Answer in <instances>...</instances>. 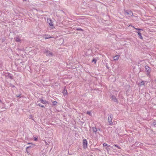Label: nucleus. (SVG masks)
<instances>
[{
    "mask_svg": "<svg viewBox=\"0 0 156 156\" xmlns=\"http://www.w3.org/2000/svg\"><path fill=\"white\" fill-rule=\"evenodd\" d=\"M83 147L84 149H86L87 147V141L86 139L83 140Z\"/></svg>",
    "mask_w": 156,
    "mask_h": 156,
    "instance_id": "obj_1",
    "label": "nucleus"
},
{
    "mask_svg": "<svg viewBox=\"0 0 156 156\" xmlns=\"http://www.w3.org/2000/svg\"><path fill=\"white\" fill-rule=\"evenodd\" d=\"M112 116H111V115H110L108 117V122H109V125L112 124Z\"/></svg>",
    "mask_w": 156,
    "mask_h": 156,
    "instance_id": "obj_2",
    "label": "nucleus"
},
{
    "mask_svg": "<svg viewBox=\"0 0 156 156\" xmlns=\"http://www.w3.org/2000/svg\"><path fill=\"white\" fill-rule=\"evenodd\" d=\"M47 22L50 26H53V23L51 19L48 18L47 19Z\"/></svg>",
    "mask_w": 156,
    "mask_h": 156,
    "instance_id": "obj_3",
    "label": "nucleus"
},
{
    "mask_svg": "<svg viewBox=\"0 0 156 156\" xmlns=\"http://www.w3.org/2000/svg\"><path fill=\"white\" fill-rule=\"evenodd\" d=\"M125 12L127 15H129L130 16H131L133 15V13L130 10H126Z\"/></svg>",
    "mask_w": 156,
    "mask_h": 156,
    "instance_id": "obj_4",
    "label": "nucleus"
},
{
    "mask_svg": "<svg viewBox=\"0 0 156 156\" xmlns=\"http://www.w3.org/2000/svg\"><path fill=\"white\" fill-rule=\"evenodd\" d=\"M62 93L64 96L67 94V90L65 88L63 91Z\"/></svg>",
    "mask_w": 156,
    "mask_h": 156,
    "instance_id": "obj_5",
    "label": "nucleus"
},
{
    "mask_svg": "<svg viewBox=\"0 0 156 156\" xmlns=\"http://www.w3.org/2000/svg\"><path fill=\"white\" fill-rule=\"evenodd\" d=\"M120 55H116L114 57V60H117L119 59Z\"/></svg>",
    "mask_w": 156,
    "mask_h": 156,
    "instance_id": "obj_6",
    "label": "nucleus"
},
{
    "mask_svg": "<svg viewBox=\"0 0 156 156\" xmlns=\"http://www.w3.org/2000/svg\"><path fill=\"white\" fill-rule=\"evenodd\" d=\"M145 82V81H141L139 84V86L140 87L141 86L144 85Z\"/></svg>",
    "mask_w": 156,
    "mask_h": 156,
    "instance_id": "obj_7",
    "label": "nucleus"
},
{
    "mask_svg": "<svg viewBox=\"0 0 156 156\" xmlns=\"http://www.w3.org/2000/svg\"><path fill=\"white\" fill-rule=\"evenodd\" d=\"M112 99L115 101H117L116 98L114 96H112Z\"/></svg>",
    "mask_w": 156,
    "mask_h": 156,
    "instance_id": "obj_8",
    "label": "nucleus"
},
{
    "mask_svg": "<svg viewBox=\"0 0 156 156\" xmlns=\"http://www.w3.org/2000/svg\"><path fill=\"white\" fill-rule=\"evenodd\" d=\"M92 129L94 132H96L97 131V129L95 127H93L92 128Z\"/></svg>",
    "mask_w": 156,
    "mask_h": 156,
    "instance_id": "obj_9",
    "label": "nucleus"
},
{
    "mask_svg": "<svg viewBox=\"0 0 156 156\" xmlns=\"http://www.w3.org/2000/svg\"><path fill=\"white\" fill-rule=\"evenodd\" d=\"M131 26L132 27H133L136 30H142V29H141L136 28L134 27L133 26H132V25H129V26Z\"/></svg>",
    "mask_w": 156,
    "mask_h": 156,
    "instance_id": "obj_10",
    "label": "nucleus"
},
{
    "mask_svg": "<svg viewBox=\"0 0 156 156\" xmlns=\"http://www.w3.org/2000/svg\"><path fill=\"white\" fill-rule=\"evenodd\" d=\"M41 101L43 104H45L47 103V102L45 100H44L43 99H41Z\"/></svg>",
    "mask_w": 156,
    "mask_h": 156,
    "instance_id": "obj_11",
    "label": "nucleus"
},
{
    "mask_svg": "<svg viewBox=\"0 0 156 156\" xmlns=\"http://www.w3.org/2000/svg\"><path fill=\"white\" fill-rule=\"evenodd\" d=\"M21 40L20 39V38L19 37H16V41L17 42H20Z\"/></svg>",
    "mask_w": 156,
    "mask_h": 156,
    "instance_id": "obj_12",
    "label": "nucleus"
},
{
    "mask_svg": "<svg viewBox=\"0 0 156 156\" xmlns=\"http://www.w3.org/2000/svg\"><path fill=\"white\" fill-rule=\"evenodd\" d=\"M103 146H108V147H110V145L106 143H104L103 144Z\"/></svg>",
    "mask_w": 156,
    "mask_h": 156,
    "instance_id": "obj_13",
    "label": "nucleus"
},
{
    "mask_svg": "<svg viewBox=\"0 0 156 156\" xmlns=\"http://www.w3.org/2000/svg\"><path fill=\"white\" fill-rule=\"evenodd\" d=\"M97 60L95 58H93L92 60V62H94V64H96V63Z\"/></svg>",
    "mask_w": 156,
    "mask_h": 156,
    "instance_id": "obj_14",
    "label": "nucleus"
},
{
    "mask_svg": "<svg viewBox=\"0 0 156 156\" xmlns=\"http://www.w3.org/2000/svg\"><path fill=\"white\" fill-rule=\"evenodd\" d=\"M87 114L89 115H90L91 116V112L89 111H87Z\"/></svg>",
    "mask_w": 156,
    "mask_h": 156,
    "instance_id": "obj_15",
    "label": "nucleus"
},
{
    "mask_svg": "<svg viewBox=\"0 0 156 156\" xmlns=\"http://www.w3.org/2000/svg\"><path fill=\"white\" fill-rule=\"evenodd\" d=\"M76 30H81V31H83V30L80 28H76Z\"/></svg>",
    "mask_w": 156,
    "mask_h": 156,
    "instance_id": "obj_16",
    "label": "nucleus"
},
{
    "mask_svg": "<svg viewBox=\"0 0 156 156\" xmlns=\"http://www.w3.org/2000/svg\"><path fill=\"white\" fill-rule=\"evenodd\" d=\"M52 37H51V36H50V35H49V36H48V37H45V39H48V38H51Z\"/></svg>",
    "mask_w": 156,
    "mask_h": 156,
    "instance_id": "obj_17",
    "label": "nucleus"
},
{
    "mask_svg": "<svg viewBox=\"0 0 156 156\" xmlns=\"http://www.w3.org/2000/svg\"><path fill=\"white\" fill-rule=\"evenodd\" d=\"M137 33H138V35L139 36H140L141 35V33H140V32H137Z\"/></svg>",
    "mask_w": 156,
    "mask_h": 156,
    "instance_id": "obj_18",
    "label": "nucleus"
},
{
    "mask_svg": "<svg viewBox=\"0 0 156 156\" xmlns=\"http://www.w3.org/2000/svg\"><path fill=\"white\" fill-rule=\"evenodd\" d=\"M114 146L115 147H116L117 148H118L119 149H121V148L119 147V146H118L116 144H115L114 145Z\"/></svg>",
    "mask_w": 156,
    "mask_h": 156,
    "instance_id": "obj_19",
    "label": "nucleus"
},
{
    "mask_svg": "<svg viewBox=\"0 0 156 156\" xmlns=\"http://www.w3.org/2000/svg\"><path fill=\"white\" fill-rule=\"evenodd\" d=\"M53 103L54 105H55L57 103V102L56 101H54L53 102Z\"/></svg>",
    "mask_w": 156,
    "mask_h": 156,
    "instance_id": "obj_20",
    "label": "nucleus"
},
{
    "mask_svg": "<svg viewBox=\"0 0 156 156\" xmlns=\"http://www.w3.org/2000/svg\"><path fill=\"white\" fill-rule=\"evenodd\" d=\"M107 150L108 152H109L110 150V148L108 147H106L105 148Z\"/></svg>",
    "mask_w": 156,
    "mask_h": 156,
    "instance_id": "obj_21",
    "label": "nucleus"
},
{
    "mask_svg": "<svg viewBox=\"0 0 156 156\" xmlns=\"http://www.w3.org/2000/svg\"><path fill=\"white\" fill-rule=\"evenodd\" d=\"M34 139L35 141H37V138L36 137H34Z\"/></svg>",
    "mask_w": 156,
    "mask_h": 156,
    "instance_id": "obj_22",
    "label": "nucleus"
},
{
    "mask_svg": "<svg viewBox=\"0 0 156 156\" xmlns=\"http://www.w3.org/2000/svg\"><path fill=\"white\" fill-rule=\"evenodd\" d=\"M38 105L39 106H41V107H44V106L41 105V104H39Z\"/></svg>",
    "mask_w": 156,
    "mask_h": 156,
    "instance_id": "obj_23",
    "label": "nucleus"
},
{
    "mask_svg": "<svg viewBox=\"0 0 156 156\" xmlns=\"http://www.w3.org/2000/svg\"><path fill=\"white\" fill-rule=\"evenodd\" d=\"M27 144H31L32 145H34V146H35V145H34V144H33L30 143H28Z\"/></svg>",
    "mask_w": 156,
    "mask_h": 156,
    "instance_id": "obj_24",
    "label": "nucleus"
},
{
    "mask_svg": "<svg viewBox=\"0 0 156 156\" xmlns=\"http://www.w3.org/2000/svg\"><path fill=\"white\" fill-rule=\"evenodd\" d=\"M140 38L141 39H143V37H142V36L141 35L140 36Z\"/></svg>",
    "mask_w": 156,
    "mask_h": 156,
    "instance_id": "obj_25",
    "label": "nucleus"
},
{
    "mask_svg": "<svg viewBox=\"0 0 156 156\" xmlns=\"http://www.w3.org/2000/svg\"><path fill=\"white\" fill-rule=\"evenodd\" d=\"M27 147V148H26V151H27V152L28 153V152H27V149L29 148V147Z\"/></svg>",
    "mask_w": 156,
    "mask_h": 156,
    "instance_id": "obj_26",
    "label": "nucleus"
},
{
    "mask_svg": "<svg viewBox=\"0 0 156 156\" xmlns=\"http://www.w3.org/2000/svg\"><path fill=\"white\" fill-rule=\"evenodd\" d=\"M147 69H148V70H150V68H149L148 66H147Z\"/></svg>",
    "mask_w": 156,
    "mask_h": 156,
    "instance_id": "obj_27",
    "label": "nucleus"
},
{
    "mask_svg": "<svg viewBox=\"0 0 156 156\" xmlns=\"http://www.w3.org/2000/svg\"><path fill=\"white\" fill-rule=\"evenodd\" d=\"M50 55H51V56H52V55H53V54H52L51 53H50Z\"/></svg>",
    "mask_w": 156,
    "mask_h": 156,
    "instance_id": "obj_28",
    "label": "nucleus"
},
{
    "mask_svg": "<svg viewBox=\"0 0 156 156\" xmlns=\"http://www.w3.org/2000/svg\"><path fill=\"white\" fill-rule=\"evenodd\" d=\"M17 97H20V95H19V96H17Z\"/></svg>",
    "mask_w": 156,
    "mask_h": 156,
    "instance_id": "obj_29",
    "label": "nucleus"
},
{
    "mask_svg": "<svg viewBox=\"0 0 156 156\" xmlns=\"http://www.w3.org/2000/svg\"><path fill=\"white\" fill-rule=\"evenodd\" d=\"M23 1H26L27 0H23Z\"/></svg>",
    "mask_w": 156,
    "mask_h": 156,
    "instance_id": "obj_30",
    "label": "nucleus"
}]
</instances>
